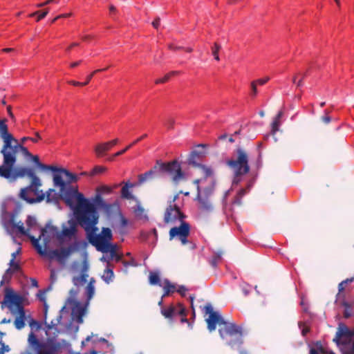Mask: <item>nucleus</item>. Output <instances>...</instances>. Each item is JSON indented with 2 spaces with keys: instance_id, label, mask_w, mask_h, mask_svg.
<instances>
[{
  "instance_id": "1",
  "label": "nucleus",
  "mask_w": 354,
  "mask_h": 354,
  "mask_svg": "<svg viewBox=\"0 0 354 354\" xmlns=\"http://www.w3.org/2000/svg\"><path fill=\"white\" fill-rule=\"evenodd\" d=\"M54 181L55 185L61 187L65 203L73 209L78 223L86 231L89 243L98 251L106 252L112 239V232L109 228L103 227L100 234H96L99 215L94 205L76 188L66 187L60 176H55Z\"/></svg>"
},
{
  "instance_id": "2",
  "label": "nucleus",
  "mask_w": 354,
  "mask_h": 354,
  "mask_svg": "<svg viewBox=\"0 0 354 354\" xmlns=\"http://www.w3.org/2000/svg\"><path fill=\"white\" fill-rule=\"evenodd\" d=\"M205 314H209V317L206 319L207 328L209 331H213L216 328V324L219 326L218 332L222 339L227 336L234 337L235 339L227 342L231 347L236 345L240 346L243 344L241 327L236 326L234 323L225 322L223 318L217 313L214 311L210 304H207L204 307Z\"/></svg>"
},
{
  "instance_id": "3",
  "label": "nucleus",
  "mask_w": 354,
  "mask_h": 354,
  "mask_svg": "<svg viewBox=\"0 0 354 354\" xmlns=\"http://www.w3.org/2000/svg\"><path fill=\"white\" fill-rule=\"evenodd\" d=\"M41 186V182L38 176L33 178L28 186L21 189L19 197L30 204L40 203L45 198L47 203H57L59 201V194L54 189L50 188L44 193L41 189H39Z\"/></svg>"
},
{
  "instance_id": "4",
  "label": "nucleus",
  "mask_w": 354,
  "mask_h": 354,
  "mask_svg": "<svg viewBox=\"0 0 354 354\" xmlns=\"http://www.w3.org/2000/svg\"><path fill=\"white\" fill-rule=\"evenodd\" d=\"M23 302V297L16 294L10 288H5L4 299L1 302V308L3 310L7 307L12 315H16L14 325L17 330H21L26 326V316Z\"/></svg>"
},
{
  "instance_id": "5",
  "label": "nucleus",
  "mask_w": 354,
  "mask_h": 354,
  "mask_svg": "<svg viewBox=\"0 0 354 354\" xmlns=\"http://www.w3.org/2000/svg\"><path fill=\"white\" fill-rule=\"evenodd\" d=\"M17 160L12 156H8L3 158V163L0 165V177L12 183L18 178L27 176L30 179L36 177L37 175L32 168L26 167H15Z\"/></svg>"
},
{
  "instance_id": "6",
  "label": "nucleus",
  "mask_w": 354,
  "mask_h": 354,
  "mask_svg": "<svg viewBox=\"0 0 354 354\" xmlns=\"http://www.w3.org/2000/svg\"><path fill=\"white\" fill-rule=\"evenodd\" d=\"M225 163L234 174L233 184H239L241 180V176L250 171L249 156L243 148H237L234 156L226 160Z\"/></svg>"
},
{
  "instance_id": "7",
  "label": "nucleus",
  "mask_w": 354,
  "mask_h": 354,
  "mask_svg": "<svg viewBox=\"0 0 354 354\" xmlns=\"http://www.w3.org/2000/svg\"><path fill=\"white\" fill-rule=\"evenodd\" d=\"M333 342L342 345V354H354V329L351 330L345 324H340Z\"/></svg>"
},
{
  "instance_id": "8",
  "label": "nucleus",
  "mask_w": 354,
  "mask_h": 354,
  "mask_svg": "<svg viewBox=\"0 0 354 354\" xmlns=\"http://www.w3.org/2000/svg\"><path fill=\"white\" fill-rule=\"evenodd\" d=\"M157 164L161 176L167 175L171 178L174 183L185 179V174L182 171L180 163L174 160L168 162H162L161 160H158Z\"/></svg>"
},
{
  "instance_id": "9",
  "label": "nucleus",
  "mask_w": 354,
  "mask_h": 354,
  "mask_svg": "<svg viewBox=\"0 0 354 354\" xmlns=\"http://www.w3.org/2000/svg\"><path fill=\"white\" fill-rule=\"evenodd\" d=\"M186 216L176 204L168 205L164 213V222L166 224H176L184 221Z\"/></svg>"
},
{
  "instance_id": "10",
  "label": "nucleus",
  "mask_w": 354,
  "mask_h": 354,
  "mask_svg": "<svg viewBox=\"0 0 354 354\" xmlns=\"http://www.w3.org/2000/svg\"><path fill=\"white\" fill-rule=\"evenodd\" d=\"M190 233V225L185 222L182 221L178 227H171L169 230V239L172 240L174 238H178L183 245H185L188 241L187 237Z\"/></svg>"
},
{
  "instance_id": "11",
  "label": "nucleus",
  "mask_w": 354,
  "mask_h": 354,
  "mask_svg": "<svg viewBox=\"0 0 354 354\" xmlns=\"http://www.w3.org/2000/svg\"><path fill=\"white\" fill-rule=\"evenodd\" d=\"M78 248L77 243H75L67 248H62L49 251L48 257L50 259L55 258L59 263H64Z\"/></svg>"
},
{
  "instance_id": "12",
  "label": "nucleus",
  "mask_w": 354,
  "mask_h": 354,
  "mask_svg": "<svg viewBox=\"0 0 354 354\" xmlns=\"http://www.w3.org/2000/svg\"><path fill=\"white\" fill-rule=\"evenodd\" d=\"M19 151L22 152L24 156H32V154L29 152L28 149L23 146V145L19 144L17 140V142L10 144V147H7L4 151H0V153L2 155L3 158L10 155L15 158V160H17V153Z\"/></svg>"
},
{
  "instance_id": "13",
  "label": "nucleus",
  "mask_w": 354,
  "mask_h": 354,
  "mask_svg": "<svg viewBox=\"0 0 354 354\" xmlns=\"http://www.w3.org/2000/svg\"><path fill=\"white\" fill-rule=\"evenodd\" d=\"M7 120H0V137L3 141V146L0 151H4L7 147H10V144L17 142V139L8 132V127L6 124Z\"/></svg>"
},
{
  "instance_id": "14",
  "label": "nucleus",
  "mask_w": 354,
  "mask_h": 354,
  "mask_svg": "<svg viewBox=\"0 0 354 354\" xmlns=\"http://www.w3.org/2000/svg\"><path fill=\"white\" fill-rule=\"evenodd\" d=\"M12 227L16 228L20 234L28 236L32 245L35 248L39 254L41 255L46 254L45 250H43L41 245L39 244V239H37L35 236L29 234V230H25L24 223L21 221L16 223V224H15Z\"/></svg>"
},
{
  "instance_id": "15",
  "label": "nucleus",
  "mask_w": 354,
  "mask_h": 354,
  "mask_svg": "<svg viewBox=\"0 0 354 354\" xmlns=\"http://www.w3.org/2000/svg\"><path fill=\"white\" fill-rule=\"evenodd\" d=\"M57 171H58L59 173H62V174H64L68 178V183H66L63 180L62 176L60 174H55L53 175V180L55 179V176H59L61 177L62 181L65 183L66 187H73V186L71 185L70 183H72V182H76L78 180V178H77V176L75 174H74L70 172L68 170H67L66 169H63V168H57V170L55 171V172H57ZM53 184H54V186L59 187V193H58L59 196V198H62L63 201H64V197H63V194H62V192L61 191V187L59 186V185H55L54 180H53ZM74 188H76L78 190L77 187H74Z\"/></svg>"
},
{
  "instance_id": "16",
  "label": "nucleus",
  "mask_w": 354,
  "mask_h": 354,
  "mask_svg": "<svg viewBox=\"0 0 354 354\" xmlns=\"http://www.w3.org/2000/svg\"><path fill=\"white\" fill-rule=\"evenodd\" d=\"M161 176L157 161L156 165L147 172L138 176V184L141 185L147 181H151Z\"/></svg>"
},
{
  "instance_id": "17",
  "label": "nucleus",
  "mask_w": 354,
  "mask_h": 354,
  "mask_svg": "<svg viewBox=\"0 0 354 354\" xmlns=\"http://www.w3.org/2000/svg\"><path fill=\"white\" fill-rule=\"evenodd\" d=\"M59 230L57 227L50 225H46L44 228H41V234L38 239L39 240L43 237L45 244L48 243L51 239L56 237L59 235Z\"/></svg>"
},
{
  "instance_id": "18",
  "label": "nucleus",
  "mask_w": 354,
  "mask_h": 354,
  "mask_svg": "<svg viewBox=\"0 0 354 354\" xmlns=\"http://www.w3.org/2000/svg\"><path fill=\"white\" fill-rule=\"evenodd\" d=\"M69 227L63 226L62 231L59 232V235L57 236V240L60 242H62L64 237H67L71 239L72 236H75L77 232V225L75 221L70 220L68 221Z\"/></svg>"
},
{
  "instance_id": "19",
  "label": "nucleus",
  "mask_w": 354,
  "mask_h": 354,
  "mask_svg": "<svg viewBox=\"0 0 354 354\" xmlns=\"http://www.w3.org/2000/svg\"><path fill=\"white\" fill-rule=\"evenodd\" d=\"M68 303L75 305L73 308L72 313L74 316L76 317L77 322L80 324L83 322V316L86 313V306H81L80 303L73 299H68Z\"/></svg>"
},
{
  "instance_id": "20",
  "label": "nucleus",
  "mask_w": 354,
  "mask_h": 354,
  "mask_svg": "<svg viewBox=\"0 0 354 354\" xmlns=\"http://www.w3.org/2000/svg\"><path fill=\"white\" fill-rule=\"evenodd\" d=\"M88 267L86 262H84L82 270H81V274L80 276H75L73 277L72 279L73 283L75 286H80L84 285L86 281L87 278L88 277V274L86 273L88 271Z\"/></svg>"
},
{
  "instance_id": "21",
  "label": "nucleus",
  "mask_w": 354,
  "mask_h": 354,
  "mask_svg": "<svg viewBox=\"0 0 354 354\" xmlns=\"http://www.w3.org/2000/svg\"><path fill=\"white\" fill-rule=\"evenodd\" d=\"M203 156V152H200L198 151H193L190 153L188 158V164L194 167L201 166V164L198 162L201 158Z\"/></svg>"
},
{
  "instance_id": "22",
  "label": "nucleus",
  "mask_w": 354,
  "mask_h": 354,
  "mask_svg": "<svg viewBox=\"0 0 354 354\" xmlns=\"http://www.w3.org/2000/svg\"><path fill=\"white\" fill-rule=\"evenodd\" d=\"M178 305L177 306H171L167 308H162L161 314L167 319H172L178 315Z\"/></svg>"
},
{
  "instance_id": "23",
  "label": "nucleus",
  "mask_w": 354,
  "mask_h": 354,
  "mask_svg": "<svg viewBox=\"0 0 354 354\" xmlns=\"http://www.w3.org/2000/svg\"><path fill=\"white\" fill-rule=\"evenodd\" d=\"M162 288L164 290V293L162 296V297H165L169 296L171 293H173L176 291V287L174 284L171 283L169 280L165 279L163 281Z\"/></svg>"
},
{
  "instance_id": "24",
  "label": "nucleus",
  "mask_w": 354,
  "mask_h": 354,
  "mask_svg": "<svg viewBox=\"0 0 354 354\" xmlns=\"http://www.w3.org/2000/svg\"><path fill=\"white\" fill-rule=\"evenodd\" d=\"M102 209L109 216L120 212V207L117 203L112 204L106 203V206H103Z\"/></svg>"
},
{
  "instance_id": "25",
  "label": "nucleus",
  "mask_w": 354,
  "mask_h": 354,
  "mask_svg": "<svg viewBox=\"0 0 354 354\" xmlns=\"http://www.w3.org/2000/svg\"><path fill=\"white\" fill-rule=\"evenodd\" d=\"M147 137V134H143L136 140H135L132 143L127 145L124 149L116 152L113 156V158H111V160H113L114 158L121 156L124 154L126 151H127L129 149H130L133 145H136L138 142L143 140L144 138Z\"/></svg>"
},
{
  "instance_id": "26",
  "label": "nucleus",
  "mask_w": 354,
  "mask_h": 354,
  "mask_svg": "<svg viewBox=\"0 0 354 354\" xmlns=\"http://www.w3.org/2000/svg\"><path fill=\"white\" fill-rule=\"evenodd\" d=\"M31 157L32 158L33 162L41 170L52 171H55L57 170V167H56L55 166L46 165H44V164L40 162L39 157L37 156H32Z\"/></svg>"
},
{
  "instance_id": "27",
  "label": "nucleus",
  "mask_w": 354,
  "mask_h": 354,
  "mask_svg": "<svg viewBox=\"0 0 354 354\" xmlns=\"http://www.w3.org/2000/svg\"><path fill=\"white\" fill-rule=\"evenodd\" d=\"M111 147L109 142L101 143L95 147V151L97 156H102L105 152L109 151Z\"/></svg>"
},
{
  "instance_id": "28",
  "label": "nucleus",
  "mask_w": 354,
  "mask_h": 354,
  "mask_svg": "<svg viewBox=\"0 0 354 354\" xmlns=\"http://www.w3.org/2000/svg\"><path fill=\"white\" fill-rule=\"evenodd\" d=\"M198 201L200 203V208L202 210L209 212L212 211L213 209L212 204L210 202V201L207 198H203L198 196Z\"/></svg>"
},
{
  "instance_id": "29",
  "label": "nucleus",
  "mask_w": 354,
  "mask_h": 354,
  "mask_svg": "<svg viewBox=\"0 0 354 354\" xmlns=\"http://www.w3.org/2000/svg\"><path fill=\"white\" fill-rule=\"evenodd\" d=\"M134 186V184L127 182L125 183L124 186L122 187L121 189V196L124 198L131 199L133 198V196L129 191V188H132Z\"/></svg>"
},
{
  "instance_id": "30",
  "label": "nucleus",
  "mask_w": 354,
  "mask_h": 354,
  "mask_svg": "<svg viewBox=\"0 0 354 354\" xmlns=\"http://www.w3.org/2000/svg\"><path fill=\"white\" fill-rule=\"evenodd\" d=\"M106 252H109L111 258L115 259L117 262L122 260V255L118 254L116 252V246L113 245H109Z\"/></svg>"
},
{
  "instance_id": "31",
  "label": "nucleus",
  "mask_w": 354,
  "mask_h": 354,
  "mask_svg": "<svg viewBox=\"0 0 354 354\" xmlns=\"http://www.w3.org/2000/svg\"><path fill=\"white\" fill-rule=\"evenodd\" d=\"M149 281L151 285H158L159 286H162L158 272H151L149 276Z\"/></svg>"
},
{
  "instance_id": "32",
  "label": "nucleus",
  "mask_w": 354,
  "mask_h": 354,
  "mask_svg": "<svg viewBox=\"0 0 354 354\" xmlns=\"http://www.w3.org/2000/svg\"><path fill=\"white\" fill-rule=\"evenodd\" d=\"M283 115V112L279 111L277 115H276L274 120H273L272 123V133H275L279 130V127L280 124V119Z\"/></svg>"
},
{
  "instance_id": "33",
  "label": "nucleus",
  "mask_w": 354,
  "mask_h": 354,
  "mask_svg": "<svg viewBox=\"0 0 354 354\" xmlns=\"http://www.w3.org/2000/svg\"><path fill=\"white\" fill-rule=\"evenodd\" d=\"M94 205L95 207L97 206L100 208H102L103 206H106V203L103 200L101 194L97 192L93 198V203H91Z\"/></svg>"
},
{
  "instance_id": "34",
  "label": "nucleus",
  "mask_w": 354,
  "mask_h": 354,
  "mask_svg": "<svg viewBox=\"0 0 354 354\" xmlns=\"http://www.w3.org/2000/svg\"><path fill=\"white\" fill-rule=\"evenodd\" d=\"M113 277H114L113 272L110 268L105 269L104 270V273L102 276L103 280L107 283H109L112 281Z\"/></svg>"
},
{
  "instance_id": "35",
  "label": "nucleus",
  "mask_w": 354,
  "mask_h": 354,
  "mask_svg": "<svg viewBox=\"0 0 354 354\" xmlns=\"http://www.w3.org/2000/svg\"><path fill=\"white\" fill-rule=\"evenodd\" d=\"M178 73H179V71H171L170 73L166 74L162 78L157 79L155 81V83L156 84H164V83L167 82V81H169V79L172 76L177 75Z\"/></svg>"
},
{
  "instance_id": "36",
  "label": "nucleus",
  "mask_w": 354,
  "mask_h": 354,
  "mask_svg": "<svg viewBox=\"0 0 354 354\" xmlns=\"http://www.w3.org/2000/svg\"><path fill=\"white\" fill-rule=\"evenodd\" d=\"M341 305L342 306H344L345 308V310L344 311V317L345 318L351 317L352 315V313H351L352 304L344 300V301H342Z\"/></svg>"
},
{
  "instance_id": "37",
  "label": "nucleus",
  "mask_w": 354,
  "mask_h": 354,
  "mask_svg": "<svg viewBox=\"0 0 354 354\" xmlns=\"http://www.w3.org/2000/svg\"><path fill=\"white\" fill-rule=\"evenodd\" d=\"M178 315H180L182 317L180 319V322L182 323H188V319L186 317H187L186 309L180 304H178Z\"/></svg>"
},
{
  "instance_id": "38",
  "label": "nucleus",
  "mask_w": 354,
  "mask_h": 354,
  "mask_svg": "<svg viewBox=\"0 0 354 354\" xmlns=\"http://www.w3.org/2000/svg\"><path fill=\"white\" fill-rule=\"evenodd\" d=\"M86 294L87 297V303L93 298L95 294V286L94 285L87 284L86 287Z\"/></svg>"
},
{
  "instance_id": "39",
  "label": "nucleus",
  "mask_w": 354,
  "mask_h": 354,
  "mask_svg": "<svg viewBox=\"0 0 354 354\" xmlns=\"http://www.w3.org/2000/svg\"><path fill=\"white\" fill-rule=\"evenodd\" d=\"M223 252L222 251L216 252L214 254L212 259L210 261V264L213 267H216L218 261L221 259Z\"/></svg>"
},
{
  "instance_id": "40",
  "label": "nucleus",
  "mask_w": 354,
  "mask_h": 354,
  "mask_svg": "<svg viewBox=\"0 0 354 354\" xmlns=\"http://www.w3.org/2000/svg\"><path fill=\"white\" fill-rule=\"evenodd\" d=\"M14 272H15L11 268H8L3 276L2 280L1 281V285L2 286L5 282H8Z\"/></svg>"
},
{
  "instance_id": "41",
  "label": "nucleus",
  "mask_w": 354,
  "mask_h": 354,
  "mask_svg": "<svg viewBox=\"0 0 354 354\" xmlns=\"http://www.w3.org/2000/svg\"><path fill=\"white\" fill-rule=\"evenodd\" d=\"M221 45L218 44L217 43H214V46L212 47V54L216 61L220 60L218 52L221 50Z\"/></svg>"
},
{
  "instance_id": "42",
  "label": "nucleus",
  "mask_w": 354,
  "mask_h": 354,
  "mask_svg": "<svg viewBox=\"0 0 354 354\" xmlns=\"http://www.w3.org/2000/svg\"><path fill=\"white\" fill-rule=\"evenodd\" d=\"M246 192H247L246 189H240L236 196V198H235L234 203H236L238 205H241V199L246 194Z\"/></svg>"
},
{
  "instance_id": "43",
  "label": "nucleus",
  "mask_w": 354,
  "mask_h": 354,
  "mask_svg": "<svg viewBox=\"0 0 354 354\" xmlns=\"http://www.w3.org/2000/svg\"><path fill=\"white\" fill-rule=\"evenodd\" d=\"M37 297L38 299L41 301L44 302V307L45 309H47V305L46 304V290H40L38 293L37 294Z\"/></svg>"
},
{
  "instance_id": "44",
  "label": "nucleus",
  "mask_w": 354,
  "mask_h": 354,
  "mask_svg": "<svg viewBox=\"0 0 354 354\" xmlns=\"http://www.w3.org/2000/svg\"><path fill=\"white\" fill-rule=\"evenodd\" d=\"M197 167L201 168L203 170L205 178L209 177L212 174V169L209 167H205V165H203L202 164H201V166Z\"/></svg>"
},
{
  "instance_id": "45",
  "label": "nucleus",
  "mask_w": 354,
  "mask_h": 354,
  "mask_svg": "<svg viewBox=\"0 0 354 354\" xmlns=\"http://www.w3.org/2000/svg\"><path fill=\"white\" fill-rule=\"evenodd\" d=\"M97 192L100 194H104V193L109 194L111 192V188L108 186L104 185V186L99 187L97 189Z\"/></svg>"
},
{
  "instance_id": "46",
  "label": "nucleus",
  "mask_w": 354,
  "mask_h": 354,
  "mask_svg": "<svg viewBox=\"0 0 354 354\" xmlns=\"http://www.w3.org/2000/svg\"><path fill=\"white\" fill-rule=\"evenodd\" d=\"M48 12H49L48 8L45 9L43 11H40V12L39 14H37V21H39L41 20L42 19L45 18L46 17V15L48 14Z\"/></svg>"
},
{
  "instance_id": "47",
  "label": "nucleus",
  "mask_w": 354,
  "mask_h": 354,
  "mask_svg": "<svg viewBox=\"0 0 354 354\" xmlns=\"http://www.w3.org/2000/svg\"><path fill=\"white\" fill-rule=\"evenodd\" d=\"M145 209L140 205H137L134 207V212L136 214V216H142L144 214Z\"/></svg>"
},
{
  "instance_id": "48",
  "label": "nucleus",
  "mask_w": 354,
  "mask_h": 354,
  "mask_svg": "<svg viewBox=\"0 0 354 354\" xmlns=\"http://www.w3.org/2000/svg\"><path fill=\"white\" fill-rule=\"evenodd\" d=\"M102 71L103 70H95L93 72H92L89 75L87 76L86 81L84 82H82V84L84 86L87 85L90 82V81L91 80V79L93 78V75L95 73Z\"/></svg>"
},
{
  "instance_id": "49",
  "label": "nucleus",
  "mask_w": 354,
  "mask_h": 354,
  "mask_svg": "<svg viewBox=\"0 0 354 354\" xmlns=\"http://www.w3.org/2000/svg\"><path fill=\"white\" fill-rule=\"evenodd\" d=\"M188 289L185 286H179L178 288H176V292H178L181 296L185 297L186 292Z\"/></svg>"
},
{
  "instance_id": "50",
  "label": "nucleus",
  "mask_w": 354,
  "mask_h": 354,
  "mask_svg": "<svg viewBox=\"0 0 354 354\" xmlns=\"http://www.w3.org/2000/svg\"><path fill=\"white\" fill-rule=\"evenodd\" d=\"M0 354H4L5 352L9 351V346L8 345H6L2 340L0 341Z\"/></svg>"
},
{
  "instance_id": "51",
  "label": "nucleus",
  "mask_w": 354,
  "mask_h": 354,
  "mask_svg": "<svg viewBox=\"0 0 354 354\" xmlns=\"http://www.w3.org/2000/svg\"><path fill=\"white\" fill-rule=\"evenodd\" d=\"M122 263L123 265L125 266V267H128V266H137V263L135 261V259L133 258H131V259L129 261H122Z\"/></svg>"
},
{
  "instance_id": "52",
  "label": "nucleus",
  "mask_w": 354,
  "mask_h": 354,
  "mask_svg": "<svg viewBox=\"0 0 354 354\" xmlns=\"http://www.w3.org/2000/svg\"><path fill=\"white\" fill-rule=\"evenodd\" d=\"M28 324H29L30 327L32 328H36L37 329H39L40 328V325H39V322L34 320L33 319H30L29 320Z\"/></svg>"
},
{
  "instance_id": "53",
  "label": "nucleus",
  "mask_w": 354,
  "mask_h": 354,
  "mask_svg": "<svg viewBox=\"0 0 354 354\" xmlns=\"http://www.w3.org/2000/svg\"><path fill=\"white\" fill-rule=\"evenodd\" d=\"M174 124H175V120L174 118H168L165 122V125L169 129H171L174 128Z\"/></svg>"
},
{
  "instance_id": "54",
  "label": "nucleus",
  "mask_w": 354,
  "mask_h": 354,
  "mask_svg": "<svg viewBox=\"0 0 354 354\" xmlns=\"http://www.w3.org/2000/svg\"><path fill=\"white\" fill-rule=\"evenodd\" d=\"M15 218H16V215L14 213L10 214L9 216V220L8 221V223L11 225L12 227H13L15 225V224H16V223H17L15 221Z\"/></svg>"
},
{
  "instance_id": "55",
  "label": "nucleus",
  "mask_w": 354,
  "mask_h": 354,
  "mask_svg": "<svg viewBox=\"0 0 354 354\" xmlns=\"http://www.w3.org/2000/svg\"><path fill=\"white\" fill-rule=\"evenodd\" d=\"M257 86V84H256V82H251L252 95L253 96H256L258 93Z\"/></svg>"
},
{
  "instance_id": "56",
  "label": "nucleus",
  "mask_w": 354,
  "mask_h": 354,
  "mask_svg": "<svg viewBox=\"0 0 354 354\" xmlns=\"http://www.w3.org/2000/svg\"><path fill=\"white\" fill-rule=\"evenodd\" d=\"M269 80H270V78L268 77H266L263 78V79H259V80H256L255 82H256L257 84L263 85L266 83H267L269 81Z\"/></svg>"
},
{
  "instance_id": "57",
  "label": "nucleus",
  "mask_w": 354,
  "mask_h": 354,
  "mask_svg": "<svg viewBox=\"0 0 354 354\" xmlns=\"http://www.w3.org/2000/svg\"><path fill=\"white\" fill-rule=\"evenodd\" d=\"M105 170V169L104 167H95L93 171H92V175H94V174H99V173H102Z\"/></svg>"
},
{
  "instance_id": "58",
  "label": "nucleus",
  "mask_w": 354,
  "mask_h": 354,
  "mask_svg": "<svg viewBox=\"0 0 354 354\" xmlns=\"http://www.w3.org/2000/svg\"><path fill=\"white\" fill-rule=\"evenodd\" d=\"M321 120L324 123V124H329L331 121V118L329 116V115H324L323 116L321 117Z\"/></svg>"
},
{
  "instance_id": "59",
  "label": "nucleus",
  "mask_w": 354,
  "mask_h": 354,
  "mask_svg": "<svg viewBox=\"0 0 354 354\" xmlns=\"http://www.w3.org/2000/svg\"><path fill=\"white\" fill-rule=\"evenodd\" d=\"M54 2H55V0H47L46 1H45L44 3H38L37 5V8H41V7H44L45 6H46V5H48V4H50L51 3H54Z\"/></svg>"
},
{
  "instance_id": "60",
  "label": "nucleus",
  "mask_w": 354,
  "mask_h": 354,
  "mask_svg": "<svg viewBox=\"0 0 354 354\" xmlns=\"http://www.w3.org/2000/svg\"><path fill=\"white\" fill-rule=\"evenodd\" d=\"M160 17H156L155 19V20L152 22V26L155 28H158L160 26Z\"/></svg>"
},
{
  "instance_id": "61",
  "label": "nucleus",
  "mask_w": 354,
  "mask_h": 354,
  "mask_svg": "<svg viewBox=\"0 0 354 354\" xmlns=\"http://www.w3.org/2000/svg\"><path fill=\"white\" fill-rule=\"evenodd\" d=\"M345 286L346 285L343 283V281H342L341 283H339L338 285V295H340L341 292L344 291V290L345 289Z\"/></svg>"
},
{
  "instance_id": "62",
  "label": "nucleus",
  "mask_w": 354,
  "mask_h": 354,
  "mask_svg": "<svg viewBox=\"0 0 354 354\" xmlns=\"http://www.w3.org/2000/svg\"><path fill=\"white\" fill-rule=\"evenodd\" d=\"M70 295H71V298L70 299H74L73 298L76 297V295H77L78 293V290H75V289H71L69 292Z\"/></svg>"
},
{
  "instance_id": "63",
  "label": "nucleus",
  "mask_w": 354,
  "mask_h": 354,
  "mask_svg": "<svg viewBox=\"0 0 354 354\" xmlns=\"http://www.w3.org/2000/svg\"><path fill=\"white\" fill-rule=\"evenodd\" d=\"M36 137L34 138H29V139L32 141L33 142H37L39 139H41L40 135L38 132L35 133Z\"/></svg>"
},
{
  "instance_id": "64",
  "label": "nucleus",
  "mask_w": 354,
  "mask_h": 354,
  "mask_svg": "<svg viewBox=\"0 0 354 354\" xmlns=\"http://www.w3.org/2000/svg\"><path fill=\"white\" fill-rule=\"evenodd\" d=\"M319 351L322 354H335L333 351L328 352L324 348L320 347Z\"/></svg>"
}]
</instances>
